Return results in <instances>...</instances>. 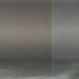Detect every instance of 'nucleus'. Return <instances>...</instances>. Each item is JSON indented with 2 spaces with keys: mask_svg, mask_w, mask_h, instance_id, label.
I'll return each mask as SVG.
<instances>
[{
  "mask_svg": "<svg viewBox=\"0 0 79 79\" xmlns=\"http://www.w3.org/2000/svg\"><path fill=\"white\" fill-rule=\"evenodd\" d=\"M77 76H79V74H77Z\"/></svg>",
  "mask_w": 79,
  "mask_h": 79,
  "instance_id": "obj_1",
  "label": "nucleus"
}]
</instances>
